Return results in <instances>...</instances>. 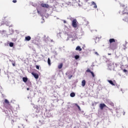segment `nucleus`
Returning <instances> with one entry per match:
<instances>
[{
	"label": "nucleus",
	"mask_w": 128,
	"mask_h": 128,
	"mask_svg": "<svg viewBox=\"0 0 128 128\" xmlns=\"http://www.w3.org/2000/svg\"><path fill=\"white\" fill-rule=\"evenodd\" d=\"M110 48H112L114 50H116V48H117L116 44L111 45L110 46Z\"/></svg>",
	"instance_id": "6e6552de"
},
{
	"label": "nucleus",
	"mask_w": 128,
	"mask_h": 128,
	"mask_svg": "<svg viewBox=\"0 0 128 128\" xmlns=\"http://www.w3.org/2000/svg\"><path fill=\"white\" fill-rule=\"evenodd\" d=\"M72 78V75H70V76H68L69 80H70Z\"/></svg>",
	"instance_id": "393cba45"
},
{
	"label": "nucleus",
	"mask_w": 128,
	"mask_h": 128,
	"mask_svg": "<svg viewBox=\"0 0 128 128\" xmlns=\"http://www.w3.org/2000/svg\"><path fill=\"white\" fill-rule=\"evenodd\" d=\"M86 72H90V74H91L92 78H94L96 76L94 72H92L90 68L87 69V70H86Z\"/></svg>",
	"instance_id": "20e7f679"
},
{
	"label": "nucleus",
	"mask_w": 128,
	"mask_h": 128,
	"mask_svg": "<svg viewBox=\"0 0 128 128\" xmlns=\"http://www.w3.org/2000/svg\"><path fill=\"white\" fill-rule=\"evenodd\" d=\"M108 82L110 84H112V86H114V82H112V80H108Z\"/></svg>",
	"instance_id": "4468645a"
},
{
	"label": "nucleus",
	"mask_w": 128,
	"mask_h": 128,
	"mask_svg": "<svg viewBox=\"0 0 128 128\" xmlns=\"http://www.w3.org/2000/svg\"><path fill=\"white\" fill-rule=\"evenodd\" d=\"M22 80L24 82H28V78L26 77H24L22 78Z\"/></svg>",
	"instance_id": "2eb2a0df"
},
{
	"label": "nucleus",
	"mask_w": 128,
	"mask_h": 128,
	"mask_svg": "<svg viewBox=\"0 0 128 128\" xmlns=\"http://www.w3.org/2000/svg\"><path fill=\"white\" fill-rule=\"evenodd\" d=\"M36 41V40H32V44H36V43H34V42Z\"/></svg>",
	"instance_id": "cd10ccee"
},
{
	"label": "nucleus",
	"mask_w": 128,
	"mask_h": 128,
	"mask_svg": "<svg viewBox=\"0 0 128 128\" xmlns=\"http://www.w3.org/2000/svg\"><path fill=\"white\" fill-rule=\"evenodd\" d=\"M9 45H10V46L11 48H12V46H14V43L10 42Z\"/></svg>",
	"instance_id": "4be33fe9"
},
{
	"label": "nucleus",
	"mask_w": 128,
	"mask_h": 128,
	"mask_svg": "<svg viewBox=\"0 0 128 128\" xmlns=\"http://www.w3.org/2000/svg\"><path fill=\"white\" fill-rule=\"evenodd\" d=\"M123 14H127L128 16V8L126 7L125 8H124V10L122 12Z\"/></svg>",
	"instance_id": "423d86ee"
},
{
	"label": "nucleus",
	"mask_w": 128,
	"mask_h": 128,
	"mask_svg": "<svg viewBox=\"0 0 128 128\" xmlns=\"http://www.w3.org/2000/svg\"><path fill=\"white\" fill-rule=\"evenodd\" d=\"M106 107V105L104 104H100V108L101 110H104V108Z\"/></svg>",
	"instance_id": "1a4fd4ad"
},
{
	"label": "nucleus",
	"mask_w": 128,
	"mask_h": 128,
	"mask_svg": "<svg viewBox=\"0 0 128 128\" xmlns=\"http://www.w3.org/2000/svg\"><path fill=\"white\" fill-rule=\"evenodd\" d=\"M75 106H77L80 111L82 110L80 109V106L78 105V104H75Z\"/></svg>",
	"instance_id": "aec40b11"
},
{
	"label": "nucleus",
	"mask_w": 128,
	"mask_h": 128,
	"mask_svg": "<svg viewBox=\"0 0 128 128\" xmlns=\"http://www.w3.org/2000/svg\"><path fill=\"white\" fill-rule=\"evenodd\" d=\"M75 60H78L80 58V56L78 55H76L74 56Z\"/></svg>",
	"instance_id": "412c9836"
},
{
	"label": "nucleus",
	"mask_w": 128,
	"mask_h": 128,
	"mask_svg": "<svg viewBox=\"0 0 128 128\" xmlns=\"http://www.w3.org/2000/svg\"><path fill=\"white\" fill-rule=\"evenodd\" d=\"M48 66H52V63H50V58H48Z\"/></svg>",
	"instance_id": "6ab92c4d"
},
{
	"label": "nucleus",
	"mask_w": 128,
	"mask_h": 128,
	"mask_svg": "<svg viewBox=\"0 0 128 128\" xmlns=\"http://www.w3.org/2000/svg\"><path fill=\"white\" fill-rule=\"evenodd\" d=\"M12 65L13 66H16V62H14V63H12Z\"/></svg>",
	"instance_id": "a878e982"
},
{
	"label": "nucleus",
	"mask_w": 128,
	"mask_h": 128,
	"mask_svg": "<svg viewBox=\"0 0 128 128\" xmlns=\"http://www.w3.org/2000/svg\"><path fill=\"white\" fill-rule=\"evenodd\" d=\"M36 68L37 70H40V66L36 65Z\"/></svg>",
	"instance_id": "5701e85b"
},
{
	"label": "nucleus",
	"mask_w": 128,
	"mask_h": 128,
	"mask_svg": "<svg viewBox=\"0 0 128 128\" xmlns=\"http://www.w3.org/2000/svg\"><path fill=\"white\" fill-rule=\"evenodd\" d=\"M70 4H71L72 3H71V2H70Z\"/></svg>",
	"instance_id": "2f4dec72"
},
{
	"label": "nucleus",
	"mask_w": 128,
	"mask_h": 128,
	"mask_svg": "<svg viewBox=\"0 0 128 128\" xmlns=\"http://www.w3.org/2000/svg\"><path fill=\"white\" fill-rule=\"evenodd\" d=\"M85 0V2H88L89 0Z\"/></svg>",
	"instance_id": "c756f323"
},
{
	"label": "nucleus",
	"mask_w": 128,
	"mask_h": 128,
	"mask_svg": "<svg viewBox=\"0 0 128 128\" xmlns=\"http://www.w3.org/2000/svg\"><path fill=\"white\" fill-rule=\"evenodd\" d=\"M70 96H71V98H74V96H76V94H74V92L70 93Z\"/></svg>",
	"instance_id": "dca6fc26"
},
{
	"label": "nucleus",
	"mask_w": 128,
	"mask_h": 128,
	"mask_svg": "<svg viewBox=\"0 0 128 128\" xmlns=\"http://www.w3.org/2000/svg\"><path fill=\"white\" fill-rule=\"evenodd\" d=\"M30 40H32V38L30 36L25 37V40H27V42H29Z\"/></svg>",
	"instance_id": "f8f14e48"
},
{
	"label": "nucleus",
	"mask_w": 128,
	"mask_h": 128,
	"mask_svg": "<svg viewBox=\"0 0 128 128\" xmlns=\"http://www.w3.org/2000/svg\"><path fill=\"white\" fill-rule=\"evenodd\" d=\"M108 70H114V65L113 63H109L108 64Z\"/></svg>",
	"instance_id": "f03ea898"
},
{
	"label": "nucleus",
	"mask_w": 128,
	"mask_h": 128,
	"mask_svg": "<svg viewBox=\"0 0 128 128\" xmlns=\"http://www.w3.org/2000/svg\"><path fill=\"white\" fill-rule=\"evenodd\" d=\"M62 66H63L62 63L60 64L58 66V68H59V70H60V68H62Z\"/></svg>",
	"instance_id": "f3484780"
},
{
	"label": "nucleus",
	"mask_w": 128,
	"mask_h": 128,
	"mask_svg": "<svg viewBox=\"0 0 128 128\" xmlns=\"http://www.w3.org/2000/svg\"><path fill=\"white\" fill-rule=\"evenodd\" d=\"M12 2H14V4H16V0H13Z\"/></svg>",
	"instance_id": "bb28decb"
},
{
	"label": "nucleus",
	"mask_w": 128,
	"mask_h": 128,
	"mask_svg": "<svg viewBox=\"0 0 128 128\" xmlns=\"http://www.w3.org/2000/svg\"><path fill=\"white\" fill-rule=\"evenodd\" d=\"M86 80H82V86H86Z\"/></svg>",
	"instance_id": "ddd939ff"
},
{
	"label": "nucleus",
	"mask_w": 128,
	"mask_h": 128,
	"mask_svg": "<svg viewBox=\"0 0 128 128\" xmlns=\"http://www.w3.org/2000/svg\"><path fill=\"white\" fill-rule=\"evenodd\" d=\"M72 26L75 28H78V21L76 20V19H74L72 20Z\"/></svg>",
	"instance_id": "f257e3e1"
},
{
	"label": "nucleus",
	"mask_w": 128,
	"mask_h": 128,
	"mask_svg": "<svg viewBox=\"0 0 128 128\" xmlns=\"http://www.w3.org/2000/svg\"><path fill=\"white\" fill-rule=\"evenodd\" d=\"M76 50L82 52V49L80 46H77L76 48Z\"/></svg>",
	"instance_id": "9b49d317"
},
{
	"label": "nucleus",
	"mask_w": 128,
	"mask_h": 128,
	"mask_svg": "<svg viewBox=\"0 0 128 128\" xmlns=\"http://www.w3.org/2000/svg\"><path fill=\"white\" fill-rule=\"evenodd\" d=\"M32 75L34 76V78H35L36 80H38V74L36 73H34V72H32Z\"/></svg>",
	"instance_id": "0eeeda50"
},
{
	"label": "nucleus",
	"mask_w": 128,
	"mask_h": 128,
	"mask_svg": "<svg viewBox=\"0 0 128 128\" xmlns=\"http://www.w3.org/2000/svg\"><path fill=\"white\" fill-rule=\"evenodd\" d=\"M41 6L42 8H50V5H48V4L42 3L41 4Z\"/></svg>",
	"instance_id": "39448f33"
},
{
	"label": "nucleus",
	"mask_w": 128,
	"mask_h": 128,
	"mask_svg": "<svg viewBox=\"0 0 128 128\" xmlns=\"http://www.w3.org/2000/svg\"><path fill=\"white\" fill-rule=\"evenodd\" d=\"M109 42L110 44H112V42H116V40L114 38H110L109 40Z\"/></svg>",
	"instance_id": "9d476101"
},
{
	"label": "nucleus",
	"mask_w": 128,
	"mask_h": 128,
	"mask_svg": "<svg viewBox=\"0 0 128 128\" xmlns=\"http://www.w3.org/2000/svg\"><path fill=\"white\" fill-rule=\"evenodd\" d=\"M123 72H128V70H126V69H124V70H123Z\"/></svg>",
	"instance_id": "b1692460"
},
{
	"label": "nucleus",
	"mask_w": 128,
	"mask_h": 128,
	"mask_svg": "<svg viewBox=\"0 0 128 128\" xmlns=\"http://www.w3.org/2000/svg\"><path fill=\"white\" fill-rule=\"evenodd\" d=\"M95 54H96L97 56H98V52H95Z\"/></svg>",
	"instance_id": "c85d7f7f"
},
{
	"label": "nucleus",
	"mask_w": 128,
	"mask_h": 128,
	"mask_svg": "<svg viewBox=\"0 0 128 128\" xmlns=\"http://www.w3.org/2000/svg\"><path fill=\"white\" fill-rule=\"evenodd\" d=\"M92 4L94 6V8H98V6H96V2H92Z\"/></svg>",
	"instance_id": "a211bd4d"
},
{
	"label": "nucleus",
	"mask_w": 128,
	"mask_h": 128,
	"mask_svg": "<svg viewBox=\"0 0 128 128\" xmlns=\"http://www.w3.org/2000/svg\"><path fill=\"white\" fill-rule=\"evenodd\" d=\"M27 90H30V88H27Z\"/></svg>",
	"instance_id": "7c9ffc66"
},
{
	"label": "nucleus",
	"mask_w": 128,
	"mask_h": 128,
	"mask_svg": "<svg viewBox=\"0 0 128 128\" xmlns=\"http://www.w3.org/2000/svg\"><path fill=\"white\" fill-rule=\"evenodd\" d=\"M6 104L8 106H10V102L7 99H4V106L6 107Z\"/></svg>",
	"instance_id": "7ed1b4c3"
}]
</instances>
